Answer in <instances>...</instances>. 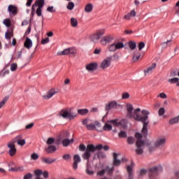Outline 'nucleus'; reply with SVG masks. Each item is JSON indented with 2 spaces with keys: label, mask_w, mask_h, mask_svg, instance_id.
Wrapping results in <instances>:
<instances>
[{
  "label": "nucleus",
  "mask_w": 179,
  "mask_h": 179,
  "mask_svg": "<svg viewBox=\"0 0 179 179\" xmlns=\"http://www.w3.org/2000/svg\"><path fill=\"white\" fill-rule=\"evenodd\" d=\"M126 117L129 120H135V121H138L139 122L143 123V129L141 130L142 134L140 133H136L135 136L137 141H136V155H143V148H145V141L142 140V136L144 138L148 136V125H149V116L150 114L149 111L146 110H142L143 116L141 115V108H138L134 109V106L131 103H127L126 105Z\"/></svg>",
  "instance_id": "f257e3e1"
},
{
  "label": "nucleus",
  "mask_w": 179,
  "mask_h": 179,
  "mask_svg": "<svg viewBox=\"0 0 179 179\" xmlns=\"http://www.w3.org/2000/svg\"><path fill=\"white\" fill-rule=\"evenodd\" d=\"M101 149L108 150V146H103V145L101 144L95 146L93 144H89L88 145H87L86 152L83 154L82 157L83 159H84V160H89V159H90V157H92V153H94L95 150H101Z\"/></svg>",
  "instance_id": "f03ea898"
},
{
  "label": "nucleus",
  "mask_w": 179,
  "mask_h": 179,
  "mask_svg": "<svg viewBox=\"0 0 179 179\" xmlns=\"http://www.w3.org/2000/svg\"><path fill=\"white\" fill-rule=\"evenodd\" d=\"M83 125L86 127L88 131H100V128H101V124L99 122V121H95L94 123H92V120L90 119H84L82 121Z\"/></svg>",
  "instance_id": "7ed1b4c3"
},
{
  "label": "nucleus",
  "mask_w": 179,
  "mask_h": 179,
  "mask_svg": "<svg viewBox=\"0 0 179 179\" xmlns=\"http://www.w3.org/2000/svg\"><path fill=\"white\" fill-rule=\"evenodd\" d=\"M104 34H106L105 29L97 30L96 31L89 35L88 40L92 44H97L99 41L100 42V38H101V36H104Z\"/></svg>",
  "instance_id": "20e7f679"
},
{
  "label": "nucleus",
  "mask_w": 179,
  "mask_h": 179,
  "mask_svg": "<svg viewBox=\"0 0 179 179\" xmlns=\"http://www.w3.org/2000/svg\"><path fill=\"white\" fill-rule=\"evenodd\" d=\"M45 1L44 0H36L35 3L32 5L31 7V15L34 16V12H36V15L37 16H41L43 15L42 9L44 6Z\"/></svg>",
  "instance_id": "39448f33"
},
{
  "label": "nucleus",
  "mask_w": 179,
  "mask_h": 179,
  "mask_svg": "<svg viewBox=\"0 0 179 179\" xmlns=\"http://www.w3.org/2000/svg\"><path fill=\"white\" fill-rule=\"evenodd\" d=\"M71 111L72 108L63 109L59 112V117H62V118H68L70 120H73L78 117V113Z\"/></svg>",
  "instance_id": "423d86ee"
},
{
  "label": "nucleus",
  "mask_w": 179,
  "mask_h": 179,
  "mask_svg": "<svg viewBox=\"0 0 179 179\" xmlns=\"http://www.w3.org/2000/svg\"><path fill=\"white\" fill-rule=\"evenodd\" d=\"M166 142H167V138H166V137L159 136L155 141L154 146L155 148H157L158 149H162V148H164Z\"/></svg>",
  "instance_id": "0eeeda50"
},
{
  "label": "nucleus",
  "mask_w": 179,
  "mask_h": 179,
  "mask_svg": "<svg viewBox=\"0 0 179 179\" xmlns=\"http://www.w3.org/2000/svg\"><path fill=\"white\" fill-rule=\"evenodd\" d=\"M7 148H8V155L11 157H13L16 155L17 150L16 149V145H15V141H11L8 143Z\"/></svg>",
  "instance_id": "6e6552de"
},
{
  "label": "nucleus",
  "mask_w": 179,
  "mask_h": 179,
  "mask_svg": "<svg viewBox=\"0 0 179 179\" xmlns=\"http://www.w3.org/2000/svg\"><path fill=\"white\" fill-rule=\"evenodd\" d=\"M69 136V131H64L62 135H61V139H63L62 141V145L64 147L69 146L71 143H73V138L69 140L66 138Z\"/></svg>",
  "instance_id": "1a4fd4ad"
},
{
  "label": "nucleus",
  "mask_w": 179,
  "mask_h": 179,
  "mask_svg": "<svg viewBox=\"0 0 179 179\" xmlns=\"http://www.w3.org/2000/svg\"><path fill=\"white\" fill-rule=\"evenodd\" d=\"M113 61V57L110 56L104 59L101 62V69H107L110 65L111 62Z\"/></svg>",
  "instance_id": "9d476101"
},
{
  "label": "nucleus",
  "mask_w": 179,
  "mask_h": 179,
  "mask_svg": "<svg viewBox=\"0 0 179 179\" xmlns=\"http://www.w3.org/2000/svg\"><path fill=\"white\" fill-rule=\"evenodd\" d=\"M113 41V36L112 35H106L103 36L100 41L99 43L101 45H108L110 43Z\"/></svg>",
  "instance_id": "9b49d317"
},
{
  "label": "nucleus",
  "mask_w": 179,
  "mask_h": 179,
  "mask_svg": "<svg viewBox=\"0 0 179 179\" xmlns=\"http://www.w3.org/2000/svg\"><path fill=\"white\" fill-rule=\"evenodd\" d=\"M59 90L55 89V88H52L50 90H49L46 94L43 96V98L44 99V100H50V99H51V97H52V96H55V94H57V93H59Z\"/></svg>",
  "instance_id": "f8f14e48"
},
{
  "label": "nucleus",
  "mask_w": 179,
  "mask_h": 179,
  "mask_svg": "<svg viewBox=\"0 0 179 179\" xmlns=\"http://www.w3.org/2000/svg\"><path fill=\"white\" fill-rule=\"evenodd\" d=\"M134 167H135V164L134 162H131V165L127 166L128 174L127 179H134Z\"/></svg>",
  "instance_id": "ddd939ff"
},
{
  "label": "nucleus",
  "mask_w": 179,
  "mask_h": 179,
  "mask_svg": "<svg viewBox=\"0 0 179 179\" xmlns=\"http://www.w3.org/2000/svg\"><path fill=\"white\" fill-rule=\"evenodd\" d=\"M120 154L113 152V170L114 171V167H120L121 166V159H118V155Z\"/></svg>",
  "instance_id": "4468645a"
},
{
  "label": "nucleus",
  "mask_w": 179,
  "mask_h": 179,
  "mask_svg": "<svg viewBox=\"0 0 179 179\" xmlns=\"http://www.w3.org/2000/svg\"><path fill=\"white\" fill-rule=\"evenodd\" d=\"M113 127L115 126V127L124 128V127L127 125V120L122 119V120H113Z\"/></svg>",
  "instance_id": "2eb2a0df"
},
{
  "label": "nucleus",
  "mask_w": 179,
  "mask_h": 179,
  "mask_svg": "<svg viewBox=\"0 0 179 179\" xmlns=\"http://www.w3.org/2000/svg\"><path fill=\"white\" fill-rule=\"evenodd\" d=\"M14 142H16L18 146H24L26 145V140L23 138V136L22 135L17 136Z\"/></svg>",
  "instance_id": "dca6fc26"
},
{
  "label": "nucleus",
  "mask_w": 179,
  "mask_h": 179,
  "mask_svg": "<svg viewBox=\"0 0 179 179\" xmlns=\"http://www.w3.org/2000/svg\"><path fill=\"white\" fill-rule=\"evenodd\" d=\"M73 170H78V164L82 162L80 156L79 155H76L73 156Z\"/></svg>",
  "instance_id": "f3484780"
},
{
  "label": "nucleus",
  "mask_w": 179,
  "mask_h": 179,
  "mask_svg": "<svg viewBox=\"0 0 179 179\" xmlns=\"http://www.w3.org/2000/svg\"><path fill=\"white\" fill-rule=\"evenodd\" d=\"M86 69L89 72H91L92 71H94V69H97V63L96 62H93V63H90L86 65Z\"/></svg>",
  "instance_id": "a211bd4d"
},
{
  "label": "nucleus",
  "mask_w": 179,
  "mask_h": 179,
  "mask_svg": "<svg viewBox=\"0 0 179 179\" xmlns=\"http://www.w3.org/2000/svg\"><path fill=\"white\" fill-rule=\"evenodd\" d=\"M8 12L10 15H16L17 13V7L13 5H9L8 7Z\"/></svg>",
  "instance_id": "6ab92c4d"
},
{
  "label": "nucleus",
  "mask_w": 179,
  "mask_h": 179,
  "mask_svg": "<svg viewBox=\"0 0 179 179\" xmlns=\"http://www.w3.org/2000/svg\"><path fill=\"white\" fill-rule=\"evenodd\" d=\"M113 173V169L106 167L105 169H103L97 173L98 176H104V174H111Z\"/></svg>",
  "instance_id": "aec40b11"
},
{
  "label": "nucleus",
  "mask_w": 179,
  "mask_h": 179,
  "mask_svg": "<svg viewBox=\"0 0 179 179\" xmlns=\"http://www.w3.org/2000/svg\"><path fill=\"white\" fill-rule=\"evenodd\" d=\"M113 129V120H108L103 127V131H111Z\"/></svg>",
  "instance_id": "412c9836"
},
{
  "label": "nucleus",
  "mask_w": 179,
  "mask_h": 179,
  "mask_svg": "<svg viewBox=\"0 0 179 179\" xmlns=\"http://www.w3.org/2000/svg\"><path fill=\"white\" fill-rule=\"evenodd\" d=\"M113 111H120V110H122V106L118 103H117V101H113Z\"/></svg>",
  "instance_id": "4be33fe9"
},
{
  "label": "nucleus",
  "mask_w": 179,
  "mask_h": 179,
  "mask_svg": "<svg viewBox=\"0 0 179 179\" xmlns=\"http://www.w3.org/2000/svg\"><path fill=\"white\" fill-rule=\"evenodd\" d=\"M57 151V147L55 145H49L45 149V152L48 154L54 153Z\"/></svg>",
  "instance_id": "5701e85b"
},
{
  "label": "nucleus",
  "mask_w": 179,
  "mask_h": 179,
  "mask_svg": "<svg viewBox=\"0 0 179 179\" xmlns=\"http://www.w3.org/2000/svg\"><path fill=\"white\" fill-rule=\"evenodd\" d=\"M156 68V63H153L151 66L144 70L145 75H149L153 72V70Z\"/></svg>",
  "instance_id": "b1692460"
},
{
  "label": "nucleus",
  "mask_w": 179,
  "mask_h": 179,
  "mask_svg": "<svg viewBox=\"0 0 179 179\" xmlns=\"http://www.w3.org/2000/svg\"><path fill=\"white\" fill-rule=\"evenodd\" d=\"M87 168L85 170V173L88 175V176H93V174H94V171H93L92 170V166H90V165L89 164V159H87Z\"/></svg>",
  "instance_id": "393cba45"
},
{
  "label": "nucleus",
  "mask_w": 179,
  "mask_h": 179,
  "mask_svg": "<svg viewBox=\"0 0 179 179\" xmlns=\"http://www.w3.org/2000/svg\"><path fill=\"white\" fill-rule=\"evenodd\" d=\"M32 47H33V42L31 41V39L27 37L26 41L24 42V48H28V50H29V48H31Z\"/></svg>",
  "instance_id": "a878e982"
},
{
  "label": "nucleus",
  "mask_w": 179,
  "mask_h": 179,
  "mask_svg": "<svg viewBox=\"0 0 179 179\" xmlns=\"http://www.w3.org/2000/svg\"><path fill=\"white\" fill-rule=\"evenodd\" d=\"M55 159H52L50 157L42 158L43 163H45V164H51V163L55 162Z\"/></svg>",
  "instance_id": "bb28decb"
},
{
  "label": "nucleus",
  "mask_w": 179,
  "mask_h": 179,
  "mask_svg": "<svg viewBox=\"0 0 179 179\" xmlns=\"http://www.w3.org/2000/svg\"><path fill=\"white\" fill-rule=\"evenodd\" d=\"M113 45H115V49H113V51H115L117 50H121V48H124V43L122 42L113 43Z\"/></svg>",
  "instance_id": "cd10ccee"
},
{
  "label": "nucleus",
  "mask_w": 179,
  "mask_h": 179,
  "mask_svg": "<svg viewBox=\"0 0 179 179\" xmlns=\"http://www.w3.org/2000/svg\"><path fill=\"white\" fill-rule=\"evenodd\" d=\"M92 10H93V4H92V3L87 4L85 7V11L87 13H90V12H92Z\"/></svg>",
  "instance_id": "c85d7f7f"
},
{
  "label": "nucleus",
  "mask_w": 179,
  "mask_h": 179,
  "mask_svg": "<svg viewBox=\"0 0 179 179\" xmlns=\"http://www.w3.org/2000/svg\"><path fill=\"white\" fill-rule=\"evenodd\" d=\"M78 114L80 115H87V114H89V109H78Z\"/></svg>",
  "instance_id": "c756f323"
},
{
  "label": "nucleus",
  "mask_w": 179,
  "mask_h": 179,
  "mask_svg": "<svg viewBox=\"0 0 179 179\" xmlns=\"http://www.w3.org/2000/svg\"><path fill=\"white\" fill-rule=\"evenodd\" d=\"M13 36V31H7L5 33V38H6V40H10V38H12Z\"/></svg>",
  "instance_id": "7c9ffc66"
},
{
  "label": "nucleus",
  "mask_w": 179,
  "mask_h": 179,
  "mask_svg": "<svg viewBox=\"0 0 179 179\" xmlns=\"http://www.w3.org/2000/svg\"><path fill=\"white\" fill-rule=\"evenodd\" d=\"M141 58V53L140 52H136L134 55H133V62H138V61H139V59Z\"/></svg>",
  "instance_id": "2f4dec72"
},
{
  "label": "nucleus",
  "mask_w": 179,
  "mask_h": 179,
  "mask_svg": "<svg viewBox=\"0 0 179 179\" xmlns=\"http://www.w3.org/2000/svg\"><path fill=\"white\" fill-rule=\"evenodd\" d=\"M69 55H75L78 50L75 48H69Z\"/></svg>",
  "instance_id": "473e14b6"
},
{
  "label": "nucleus",
  "mask_w": 179,
  "mask_h": 179,
  "mask_svg": "<svg viewBox=\"0 0 179 179\" xmlns=\"http://www.w3.org/2000/svg\"><path fill=\"white\" fill-rule=\"evenodd\" d=\"M71 24L72 27H78V20L76 18H71Z\"/></svg>",
  "instance_id": "72a5a7b5"
},
{
  "label": "nucleus",
  "mask_w": 179,
  "mask_h": 179,
  "mask_svg": "<svg viewBox=\"0 0 179 179\" xmlns=\"http://www.w3.org/2000/svg\"><path fill=\"white\" fill-rule=\"evenodd\" d=\"M73 8H75V3L72 1H69L66 6V8L69 10H73Z\"/></svg>",
  "instance_id": "f704fd0d"
},
{
  "label": "nucleus",
  "mask_w": 179,
  "mask_h": 179,
  "mask_svg": "<svg viewBox=\"0 0 179 179\" xmlns=\"http://www.w3.org/2000/svg\"><path fill=\"white\" fill-rule=\"evenodd\" d=\"M57 55H69V50L68 48L64 50L63 51L59 52Z\"/></svg>",
  "instance_id": "c9c22d12"
},
{
  "label": "nucleus",
  "mask_w": 179,
  "mask_h": 179,
  "mask_svg": "<svg viewBox=\"0 0 179 179\" xmlns=\"http://www.w3.org/2000/svg\"><path fill=\"white\" fill-rule=\"evenodd\" d=\"M9 97L8 96H6L3 98V99L0 102V109L2 108V107H3V106H5V104L6 103V101H8Z\"/></svg>",
  "instance_id": "e433bc0d"
},
{
  "label": "nucleus",
  "mask_w": 179,
  "mask_h": 179,
  "mask_svg": "<svg viewBox=\"0 0 179 179\" xmlns=\"http://www.w3.org/2000/svg\"><path fill=\"white\" fill-rule=\"evenodd\" d=\"M129 46L131 50H135V48H136V43L134 41H129Z\"/></svg>",
  "instance_id": "4c0bfd02"
},
{
  "label": "nucleus",
  "mask_w": 179,
  "mask_h": 179,
  "mask_svg": "<svg viewBox=\"0 0 179 179\" xmlns=\"http://www.w3.org/2000/svg\"><path fill=\"white\" fill-rule=\"evenodd\" d=\"M127 143H129V145H134V143H135V138H134L132 136L128 137Z\"/></svg>",
  "instance_id": "58836bf2"
},
{
  "label": "nucleus",
  "mask_w": 179,
  "mask_h": 179,
  "mask_svg": "<svg viewBox=\"0 0 179 179\" xmlns=\"http://www.w3.org/2000/svg\"><path fill=\"white\" fill-rule=\"evenodd\" d=\"M163 48H167V47H170L171 45V41H167L166 42H164L162 43Z\"/></svg>",
  "instance_id": "ea45409f"
},
{
  "label": "nucleus",
  "mask_w": 179,
  "mask_h": 179,
  "mask_svg": "<svg viewBox=\"0 0 179 179\" xmlns=\"http://www.w3.org/2000/svg\"><path fill=\"white\" fill-rule=\"evenodd\" d=\"M113 108V101L109 102L108 103L106 104L105 110L106 111H110Z\"/></svg>",
  "instance_id": "a19ab883"
},
{
  "label": "nucleus",
  "mask_w": 179,
  "mask_h": 179,
  "mask_svg": "<svg viewBox=\"0 0 179 179\" xmlns=\"http://www.w3.org/2000/svg\"><path fill=\"white\" fill-rule=\"evenodd\" d=\"M118 136L119 138H127V136H128L127 134V132H125L124 131H120L118 134Z\"/></svg>",
  "instance_id": "79ce46f5"
},
{
  "label": "nucleus",
  "mask_w": 179,
  "mask_h": 179,
  "mask_svg": "<svg viewBox=\"0 0 179 179\" xmlns=\"http://www.w3.org/2000/svg\"><path fill=\"white\" fill-rule=\"evenodd\" d=\"M179 78H173L168 80L169 83L174 84L178 83Z\"/></svg>",
  "instance_id": "37998d69"
},
{
  "label": "nucleus",
  "mask_w": 179,
  "mask_h": 179,
  "mask_svg": "<svg viewBox=\"0 0 179 179\" xmlns=\"http://www.w3.org/2000/svg\"><path fill=\"white\" fill-rule=\"evenodd\" d=\"M130 95L128 92H124L122 94V100H127V99H129Z\"/></svg>",
  "instance_id": "c03bdc74"
},
{
  "label": "nucleus",
  "mask_w": 179,
  "mask_h": 179,
  "mask_svg": "<svg viewBox=\"0 0 179 179\" xmlns=\"http://www.w3.org/2000/svg\"><path fill=\"white\" fill-rule=\"evenodd\" d=\"M17 69V64L16 63H13L10 65V71L12 72H14V71H16Z\"/></svg>",
  "instance_id": "a18cd8bd"
},
{
  "label": "nucleus",
  "mask_w": 179,
  "mask_h": 179,
  "mask_svg": "<svg viewBox=\"0 0 179 179\" xmlns=\"http://www.w3.org/2000/svg\"><path fill=\"white\" fill-rule=\"evenodd\" d=\"M34 174L35 176H36L37 177H40V176H42L43 174V171L40 170V169H36L34 171Z\"/></svg>",
  "instance_id": "49530a36"
},
{
  "label": "nucleus",
  "mask_w": 179,
  "mask_h": 179,
  "mask_svg": "<svg viewBox=\"0 0 179 179\" xmlns=\"http://www.w3.org/2000/svg\"><path fill=\"white\" fill-rule=\"evenodd\" d=\"M3 24H5V26H6V27H10V20H9V19L4 20Z\"/></svg>",
  "instance_id": "de8ad7c7"
},
{
  "label": "nucleus",
  "mask_w": 179,
  "mask_h": 179,
  "mask_svg": "<svg viewBox=\"0 0 179 179\" xmlns=\"http://www.w3.org/2000/svg\"><path fill=\"white\" fill-rule=\"evenodd\" d=\"M55 142L54 138H49L46 142L47 145H52Z\"/></svg>",
  "instance_id": "09e8293b"
},
{
  "label": "nucleus",
  "mask_w": 179,
  "mask_h": 179,
  "mask_svg": "<svg viewBox=\"0 0 179 179\" xmlns=\"http://www.w3.org/2000/svg\"><path fill=\"white\" fill-rule=\"evenodd\" d=\"M87 149V148H86L85 145L83 144H80L79 146V150H80V152H86V150Z\"/></svg>",
  "instance_id": "8fccbe9b"
},
{
  "label": "nucleus",
  "mask_w": 179,
  "mask_h": 179,
  "mask_svg": "<svg viewBox=\"0 0 179 179\" xmlns=\"http://www.w3.org/2000/svg\"><path fill=\"white\" fill-rule=\"evenodd\" d=\"M164 113H166V110L164 109V108H159V110L158 111V114L159 116L163 115L164 114Z\"/></svg>",
  "instance_id": "3c124183"
},
{
  "label": "nucleus",
  "mask_w": 179,
  "mask_h": 179,
  "mask_svg": "<svg viewBox=\"0 0 179 179\" xmlns=\"http://www.w3.org/2000/svg\"><path fill=\"white\" fill-rule=\"evenodd\" d=\"M31 159L32 160H38V155H37V153H33L31 155Z\"/></svg>",
  "instance_id": "603ef678"
},
{
  "label": "nucleus",
  "mask_w": 179,
  "mask_h": 179,
  "mask_svg": "<svg viewBox=\"0 0 179 179\" xmlns=\"http://www.w3.org/2000/svg\"><path fill=\"white\" fill-rule=\"evenodd\" d=\"M101 52V48H95L94 49V54L95 55H100V53Z\"/></svg>",
  "instance_id": "864d4df0"
},
{
  "label": "nucleus",
  "mask_w": 179,
  "mask_h": 179,
  "mask_svg": "<svg viewBox=\"0 0 179 179\" xmlns=\"http://www.w3.org/2000/svg\"><path fill=\"white\" fill-rule=\"evenodd\" d=\"M145 48V43L141 42L138 43V50L139 51H142V49Z\"/></svg>",
  "instance_id": "5fc2aeb1"
},
{
  "label": "nucleus",
  "mask_w": 179,
  "mask_h": 179,
  "mask_svg": "<svg viewBox=\"0 0 179 179\" xmlns=\"http://www.w3.org/2000/svg\"><path fill=\"white\" fill-rule=\"evenodd\" d=\"M157 97H160L161 99H167V94L165 93H160L159 95H157Z\"/></svg>",
  "instance_id": "6e6d98bb"
},
{
  "label": "nucleus",
  "mask_w": 179,
  "mask_h": 179,
  "mask_svg": "<svg viewBox=\"0 0 179 179\" xmlns=\"http://www.w3.org/2000/svg\"><path fill=\"white\" fill-rule=\"evenodd\" d=\"M48 12H50L51 13L55 12V9H54V6H49L47 8Z\"/></svg>",
  "instance_id": "4d7b16f0"
},
{
  "label": "nucleus",
  "mask_w": 179,
  "mask_h": 179,
  "mask_svg": "<svg viewBox=\"0 0 179 179\" xmlns=\"http://www.w3.org/2000/svg\"><path fill=\"white\" fill-rule=\"evenodd\" d=\"M50 43V38H45L41 41V44H48Z\"/></svg>",
  "instance_id": "13d9d810"
},
{
  "label": "nucleus",
  "mask_w": 179,
  "mask_h": 179,
  "mask_svg": "<svg viewBox=\"0 0 179 179\" xmlns=\"http://www.w3.org/2000/svg\"><path fill=\"white\" fill-rule=\"evenodd\" d=\"M33 178V175L31 173H27L24 176V179H31Z\"/></svg>",
  "instance_id": "bf43d9fd"
},
{
  "label": "nucleus",
  "mask_w": 179,
  "mask_h": 179,
  "mask_svg": "<svg viewBox=\"0 0 179 179\" xmlns=\"http://www.w3.org/2000/svg\"><path fill=\"white\" fill-rule=\"evenodd\" d=\"M178 76V73H177V71H172L171 72L170 76H171L172 78H174V76Z\"/></svg>",
  "instance_id": "052dcab7"
},
{
  "label": "nucleus",
  "mask_w": 179,
  "mask_h": 179,
  "mask_svg": "<svg viewBox=\"0 0 179 179\" xmlns=\"http://www.w3.org/2000/svg\"><path fill=\"white\" fill-rule=\"evenodd\" d=\"M34 127V123H30L29 124H27L25 128L26 129H31V128Z\"/></svg>",
  "instance_id": "680f3d73"
},
{
  "label": "nucleus",
  "mask_w": 179,
  "mask_h": 179,
  "mask_svg": "<svg viewBox=\"0 0 179 179\" xmlns=\"http://www.w3.org/2000/svg\"><path fill=\"white\" fill-rule=\"evenodd\" d=\"M34 0H27L26 6L30 7L31 6V3H33Z\"/></svg>",
  "instance_id": "e2e57ef3"
},
{
  "label": "nucleus",
  "mask_w": 179,
  "mask_h": 179,
  "mask_svg": "<svg viewBox=\"0 0 179 179\" xmlns=\"http://www.w3.org/2000/svg\"><path fill=\"white\" fill-rule=\"evenodd\" d=\"M63 159L64 160H69V159H71V155L69 154L64 155H63Z\"/></svg>",
  "instance_id": "0e129e2a"
},
{
  "label": "nucleus",
  "mask_w": 179,
  "mask_h": 179,
  "mask_svg": "<svg viewBox=\"0 0 179 179\" xmlns=\"http://www.w3.org/2000/svg\"><path fill=\"white\" fill-rule=\"evenodd\" d=\"M42 174H43L44 178H48V176H49L48 171H45L44 172H43Z\"/></svg>",
  "instance_id": "69168bd1"
},
{
  "label": "nucleus",
  "mask_w": 179,
  "mask_h": 179,
  "mask_svg": "<svg viewBox=\"0 0 179 179\" xmlns=\"http://www.w3.org/2000/svg\"><path fill=\"white\" fill-rule=\"evenodd\" d=\"M145 174H146V170L141 169L140 171L139 176L141 177V176H145Z\"/></svg>",
  "instance_id": "338daca9"
},
{
  "label": "nucleus",
  "mask_w": 179,
  "mask_h": 179,
  "mask_svg": "<svg viewBox=\"0 0 179 179\" xmlns=\"http://www.w3.org/2000/svg\"><path fill=\"white\" fill-rule=\"evenodd\" d=\"M5 75H9V70H6L1 71V76L3 77Z\"/></svg>",
  "instance_id": "774afa93"
}]
</instances>
